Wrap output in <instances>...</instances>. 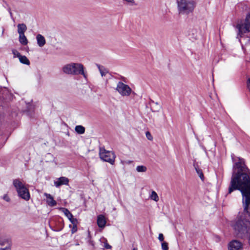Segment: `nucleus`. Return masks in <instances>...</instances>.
Segmentation results:
<instances>
[{
    "mask_svg": "<svg viewBox=\"0 0 250 250\" xmlns=\"http://www.w3.org/2000/svg\"><path fill=\"white\" fill-rule=\"evenodd\" d=\"M150 198L151 199L156 202L159 200V197L155 191H152L151 192V194L150 195Z\"/></svg>",
    "mask_w": 250,
    "mask_h": 250,
    "instance_id": "21",
    "label": "nucleus"
},
{
    "mask_svg": "<svg viewBox=\"0 0 250 250\" xmlns=\"http://www.w3.org/2000/svg\"><path fill=\"white\" fill-rule=\"evenodd\" d=\"M83 65L79 63H71L64 65L62 68L63 73L70 75H82L86 78V75L83 70Z\"/></svg>",
    "mask_w": 250,
    "mask_h": 250,
    "instance_id": "3",
    "label": "nucleus"
},
{
    "mask_svg": "<svg viewBox=\"0 0 250 250\" xmlns=\"http://www.w3.org/2000/svg\"><path fill=\"white\" fill-rule=\"evenodd\" d=\"M76 230H77V226L76 227H75L73 225V229H72V233H75L76 231Z\"/></svg>",
    "mask_w": 250,
    "mask_h": 250,
    "instance_id": "31",
    "label": "nucleus"
},
{
    "mask_svg": "<svg viewBox=\"0 0 250 250\" xmlns=\"http://www.w3.org/2000/svg\"><path fill=\"white\" fill-rule=\"evenodd\" d=\"M19 42L22 45H26L28 43V41L24 35V34L19 35Z\"/></svg>",
    "mask_w": 250,
    "mask_h": 250,
    "instance_id": "18",
    "label": "nucleus"
},
{
    "mask_svg": "<svg viewBox=\"0 0 250 250\" xmlns=\"http://www.w3.org/2000/svg\"><path fill=\"white\" fill-rule=\"evenodd\" d=\"M44 195L46 197V201L48 206L54 207L57 205L56 201L54 200L53 196L50 194L44 193Z\"/></svg>",
    "mask_w": 250,
    "mask_h": 250,
    "instance_id": "11",
    "label": "nucleus"
},
{
    "mask_svg": "<svg viewBox=\"0 0 250 250\" xmlns=\"http://www.w3.org/2000/svg\"><path fill=\"white\" fill-rule=\"evenodd\" d=\"M0 250H11V248H0Z\"/></svg>",
    "mask_w": 250,
    "mask_h": 250,
    "instance_id": "32",
    "label": "nucleus"
},
{
    "mask_svg": "<svg viewBox=\"0 0 250 250\" xmlns=\"http://www.w3.org/2000/svg\"><path fill=\"white\" fill-rule=\"evenodd\" d=\"M69 180L66 177H61L54 181V184L56 188H59L62 185H68Z\"/></svg>",
    "mask_w": 250,
    "mask_h": 250,
    "instance_id": "10",
    "label": "nucleus"
},
{
    "mask_svg": "<svg viewBox=\"0 0 250 250\" xmlns=\"http://www.w3.org/2000/svg\"><path fill=\"white\" fill-rule=\"evenodd\" d=\"M123 0L126 2L127 3L131 4V5L135 4V1L134 0Z\"/></svg>",
    "mask_w": 250,
    "mask_h": 250,
    "instance_id": "28",
    "label": "nucleus"
},
{
    "mask_svg": "<svg viewBox=\"0 0 250 250\" xmlns=\"http://www.w3.org/2000/svg\"><path fill=\"white\" fill-rule=\"evenodd\" d=\"M7 10L8 11V12L12 11L11 9V8L8 5H7Z\"/></svg>",
    "mask_w": 250,
    "mask_h": 250,
    "instance_id": "33",
    "label": "nucleus"
},
{
    "mask_svg": "<svg viewBox=\"0 0 250 250\" xmlns=\"http://www.w3.org/2000/svg\"><path fill=\"white\" fill-rule=\"evenodd\" d=\"M13 184L19 197L26 201L29 200L30 196L29 190L22 181L20 179H14Z\"/></svg>",
    "mask_w": 250,
    "mask_h": 250,
    "instance_id": "4",
    "label": "nucleus"
},
{
    "mask_svg": "<svg viewBox=\"0 0 250 250\" xmlns=\"http://www.w3.org/2000/svg\"><path fill=\"white\" fill-rule=\"evenodd\" d=\"M162 249L163 250H168V244L166 242H163L162 243Z\"/></svg>",
    "mask_w": 250,
    "mask_h": 250,
    "instance_id": "25",
    "label": "nucleus"
},
{
    "mask_svg": "<svg viewBox=\"0 0 250 250\" xmlns=\"http://www.w3.org/2000/svg\"><path fill=\"white\" fill-rule=\"evenodd\" d=\"M104 247L107 249H110L111 248V246L107 243L104 244Z\"/></svg>",
    "mask_w": 250,
    "mask_h": 250,
    "instance_id": "30",
    "label": "nucleus"
},
{
    "mask_svg": "<svg viewBox=\"0 0 250 250\" xmlns=\"http://www.w3.org/2000/svg\"><path fill=\"white\" fill-rule=\"evenodd\" d=\"M19 61L21 63L26 65L30 64V61L25 56L21 55L19 58Z\"/></svg>",
    "mask_w": 250,
    "mask_h": 250,
    "instance_id": "19",
    "label": "nucleus"
},
{
    "mask_svg": "<svg viewBox=\"0 0 250 250\" xmlns=\"http://www.w3.org/2000/svg\"><path fill=\"white\" fill-rule=\"evenodd\" d=\"M12 53L14 58L18 57L19 59L21 55L17 50L15 49L12 50Z\"/></svg>",
    "mask_w": 250,
    "mask_h": 250,
    "instance_id": "24",
    "label": "nucleus"
},
{
    "mask_svg": "<svg viewBox=\"0 0 250 250\" xmlns=\"http://www.w3.org/2000/svg\"><path fill=\"white\" fill-rule=\"evenodd\" d=\"M151 108L153 111H159L161 108V105L157 102H152Z\"/></svg>",
    "mask_w": 250,
    "mask_h": 250,
    "instance_id": "16",
    "label": "nucleus"
},
{
    "mask_svg": "<svg viewBox=\"0 0 250 250\" xmlns=\"http://www.w3.org/2000/svg\"><path fill=\"white\" fill-rule=\"evenodd\" d=\"M75 131L79 134H82L84 133L85 128L82 125H77L75 127Z\"/></svg>",
    "mask_w": 250,
    "mask_h": 250,
    "instance_id": "20",
    "label": "nucleus"
},
{
    "mask_svg": "<svg viewBox=\"0 0 250 250\" xmlns=\"http://www.w3.org/2000/svg\"><path fill=\"white\" fill-rule=\"evenodd\" d=\"M97 66L102 77L105 76V75L108 73V70L105 68L104 66L100 64H97Z\"/></svg>",
    "mask_w": 250,
    "mask_h": 250,
    "instance_id": "17",
    "label": "nucleus"
},
{
    "mask_svg": "<svg viewBox=\"0 0 250 250\" xmlns=\"http://www.w3.org/2000/svg\"><path fill=\"white\" fill-rule=\"evenodd\" d=\"M177 11L179 14L188 15L192 13L196 6L193 0H176Z\"/></svg>",
    "mask_w": 250,
    "mask_h": 250,
    "instance_id": "2",
    "label": "nucleus"
},
{
    "mask_svg": "<svg viewBox=\"0 0 250 250\" xmlns=\"http://www.w3.org/2000/svg\"><path fill=\"white\" fill-rule=\"evenodd\" d=\"M116 91L122 96H129L132 92L131 88L122 82H118L116 88Z\"/></svg>",
    "mask_w": 250,
    "mask_h": 250,
    "instance_id": "7",
    "label": "nucleus"
},
{
    "mask_svg": "<svg viewBox=\"0 0 250 250\" xmlns=\"http://www.w3.org/2000/svg\"><path fill=\"white\" fill-rule=\"evenodd\" d=\"M146 135L148 140H152L153 139V137L149 131L146 132Z\"/></svg>",
    "mask_w": 250,
    "mask_h": 250,
    "instance_id": "26",
    "label": "nucleus"
},
{
    "mask_svg": "<svg viewBox=\"0 0 250 250\" xmlns=\"http://www.w3.org/2000/svg\"><path fill=\"white\" fill-rule=\"evenodd\" d=\"M158 239L161 242H164V237L162 233H160L158 236Z\"/></svg>",
    "mask_w": 250,
    "mask_h": 250,
    "instance_id": "27",
    "label": "nucleus"
},
{
    "mask_svg": "<svg viewBox=\"0 0 250 250\" xmlns=\"http://www.w3.org/2000/svg\"><path fill=\"white\" fill-rule=\"evenodd\" d=\"M195 170L197 172V173H198L199 177L202 179V180H203V178H204V174L202 171V170L199 169L198 167H195Z\"/></svg>",
    "mask_w": 250,
    "mask_h": 250,
    "instance_id": "23",
    "label": "nucleus"
},
{
    "mask_svg": "<svg viewBox=\"0 0 250 250\" xmlns=\"http://www.w3.org/2000/svg\"><path fill=\"white\" fill-rule=\"evenodd\" d=\"M132 250H137V248H133Z\"/></svg>",
    "mask_w": 250,
    "mask_h": 250,
    "instance_id": "35",
    "label": "nucleus"
},
{
    "mask_svg": "<svg viewBox=\"0 0 250 250\" xmlns=\"http://www.w3.org/2000/svg\"><path fill=\"white\" fill-rule=\"evenodd\" d=\"M18 33L19 35L24 34V32L27 30V27L24 23H20L17 25Z\"/></svg>",
    "mask_w": 250,
    "mask_h": 250,
    "instance_id": "15",
    "label": "nucleus"
},
{
    "mask_svg": "<svg viewBox=\"0 0 250 250\" xmlns=\"http://www.w3.org/2000/svg\"><path fill=\"white\" fill-rule=\"evenodd\" d=\"M97 225L99 228H104L106 224L105 217L103 215H99L97 217Z\"/></svg>",
    "mask_w": 250,
    "mask_h": 250,
    "instance_id": "12",
    "label": "nucleus"
},
{
    "mask_svg": "<svg viewBox=\"0 0 250 250\" xmlns=\"http://www.w3.org/2000/svg\"><path fill=\"white\" fill-rule=\"evenodd\" d=\"M146 170V167L144 166H138L136 167V170L138 172H145Z\"/></svg>",
    "mask_w": 250,
    "mask_h": 250,
    "instance_id": "22",
    "label": "nucleus"
},
{
    "mask_svg": "<svg viewBox=\"0 0 250 250\" xmlns=\"http://www.w3.org/2000/svg\"><path fill=\"white\" fill-rule=\"evenodd\" d=\"M36 39L37 41V44L40 47H42L46 43L44 37L41 34L37 35Z\"/></svg>",
    "mask_w": 250,
    "mask_h": 250,
    "instance_id": "14",
    "label": "nucleus"
},
{
    "mask_svg": "<svg viewBox=\"0 0 250 250\" xmlns=\"http://www.w3.org/2000/svg\"><path fill=\"white\" fill-rule=\"evenodd\" d=\"M236 28L238 30V36L240 37L245 33L250 32V13L247 15L245 20L237 22Z\"/></svg>",
    "mask_w": 250,
    "mask_h": 250,
    "instance_id": "5",
    "label": "nucleus"
},
{
    "mask_svg": "<svg viewBox=\"0 0 250 250\" xmlns=\"http://www.w3.org/2000/svg\"><path fill=\"white\" fill-rule=\"evenodd\" d=\"M0 246L1 248H11L10 240L6 238H0Z\"/></svg>",
    "mask_w": 250,
    "mask_h": 250,
    "instance_id": "13",
    "label": "nucleus"
},
{
    "mask_svg": "<svg viewBox=\"0 0 250 250\" xmlns=\"http://www.w3.org/2000/svg\"><path fill=\"white\" fill-rule=\"evenodd\" d=\"M60 210H61L65 215L68 218L71 223L76 227L78 224V220L76 218H73L72 214L68 210V209L64 208H60Z\"/></svg>",
    "mask_w": 250,
    "mask_h": 250,
    "instance_id": "8",
    "label": "nucleus"
},
{
    "mask_svg": "<svg viewBox=\"0 0 250 250\" xmlns=\"http://www.w3.org/2000/svg\"><path fill=\"white\" fill-rule=\"evenodd\" d=\"M9 14H10V17L13 19V13L12 12V11L11 12H9Z\"/></svg>",
    "mask_w": 250,
    "mask_h": 250,
    "instance_id": "34",
    "label": "nucleus"
},
{
    "mask_svg": "<svg viewBox=\"0 0 250 250\" xmlns=\"http://www.w3.org/2000/svg\"><path fill=\"white\" fill-rule=\"evenodd\" d=\"M3 199L7 202H9L10 201V198L8 196L7 194H5L3 196Z\"/></svg>",
    "mask_w": 250,
    "mask_h": 250,
    "instance_id": "29",
    "label": "nucleus"
},
{
    "mask_svg": "<svg viewBox=\"0 0 250 250\" xmlns=\"http://www.w3.org/2000/svg\"><path fill=\"white\" fill-rule=\"evenodd\" d=\"M242 244L237 240H233L229 245V250H242Z\"/></svg>",
    "mask_w": 250,
    "mask_h": 250,
    "instance_id": "9",
    "label": "nucleus"
},
{
    "mask_svg": "<svg viewBox=\"0 0 250 250\" xmlns=\"http://www.w3.org/2000/svg\"><path fill=\"white\" fill-rule=\"evenodd\" d=\"M234 163L229 193L239 190L242 195L244 214L237 218L232 226L241 237L247 236L250 245V171L245 164L244 159L231 155Z\"/></svg>",
    "mask_w": 250,
    "mask_h": 250,
    "instance_id": "1",
    "label": "nucleus"
},
{
    "mask_svg": "<svg viewBox=\"0 0 250 250\" xmlns=\"http://www.w3.org/2000/svg\"><path fill=\"white\" fill-rule=\"evenodd\" d=\"M99 155L100 158L104 161L108 162L111 165L114 164L115 155L113 152L107 151L104 148H100Z\"/></svg>",
    "mask_w": 250,
    "mask_h": 250,
    "instance_id": "6",
    "label": "nucleus"
}]
</instances>
